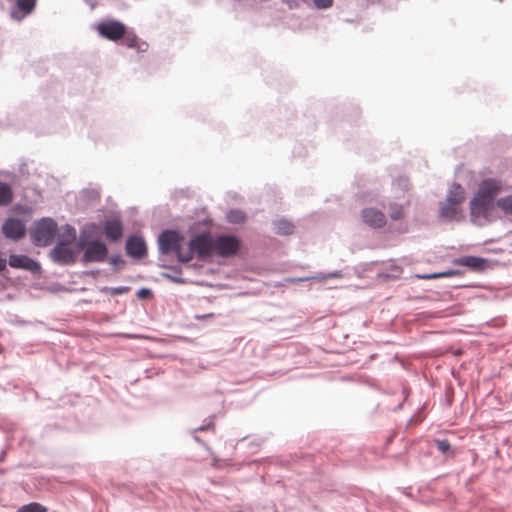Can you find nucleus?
<instances>
[{"instance_id":"32","label":"nucleus","mask_w":512,"mask_h":512,"mask_svg":"<svg viewBox=\"0 0 512 512\" xmlns=\"http://www.w3.org/2000/svg\"><path fill=\"white\" fill-rule=\"evenodd\" d=\"M7 267V260L0 257V272Z\"/></svg>"},{"instance_id":"26","label":"nucleus","mask_w":512,"mask_h":512,"mask_svg":"<svg viewBox=\"0 0 512 512\" xmlns=\"http://www.w3.org/2000/svg\"><path fill=\"white\" fill-rule=\"evenodd\" d=\"M226 218H228L230 223L240 224L244 222L245 215L240 210H231L228 212V216H226Z\"/></svg>"},{"instance_id":"5","label":"nucleus","mask_w":512,"mask_h":512,"mask_svg":"<svg viewBox=\"0 0 512 512\" xmlns=\"http://www.w3.org/2000/svg\"><path fill=\"white\" fill-rule=\"evenodd\" d=\"M126 27L119 20H104L97 26L98 33L110 41H118L125 35Z\"/></svg>"},{"instance_id":"4","label":"nucleus","mask_w":512,"mask_h":512,"mask_svg":"<svg viewBox=\"0 0 512 512\" xmlns=\"http://www.w3.org/2000/svg\"><path fill=\"white\" fill-rule=\"evenodd\" d=\"M241 241L233 235H219L214 239V252L219 257H231L240 250Z\"/></svg>"},{"instance_id":"11","label":"nucleus","mask_w":512,"mask_h":512,"mask_svg":"<svg viewBox=\"0 0 512 512\" xmlns=\"http://www.w3.org/2000/svg\"><path fill=\"white\" fill-rule=\"evenodd\" d=\"M502 188V183L495 179H485L479 186V193L490 198L491 200L497 195Z\"/></svg>"},{"instance_id":"15","label":"nucleus","mask_w":512,"mask_h":512,"mask_svg":"<svg viewBox=\"0 0 512 512\" xmlns=\"http://www.w3.org/2000/svg\"><path fill=\"white\" fill-rule=\"evenodd\" d=\"M486 260L479 256H462L457 258L454 263L459 266L468 267L472 270H481L484 268Z\"/></svg>"},{"instance_id":"29","label":"nucleus","mask_w":512,"mask_h":512,"mask_svg":"<svg viewBox=\"0 0 512 512\" xmlns=\"http://www.w3.org/2000/svg\"><path fill=\"white\" fill-rule=\"evenodd\" d=\"M435 444L442 453H446L451 449V444H449L448 440H436Z\"/></svg>"},{"instance_id":"2","label":"nucleus","mask_w":512,"mask_h":512,"mask_svg":"<svg viewBox=\"0 0 512 512\" xmlns=\"http://www.w3.org/2000/svg\"><path fill=\"white\" fill-rule=\"evenodd\" d=\"M57 223L50 218H43L36 224L34 232H32L33 242L37 246L49 245L55 233H57Z\"/></svg>"},{"instance_id":"13","label":"nucleus","mask_w":512,"mask_h":512,"mask_svg":"<svg viewBox=\"0 0 512 512\" xmlns=\"http://www.w3.org/2000/svg\"><path fill=\"white\" fill-rule=\"evenodd\" d=\"M104 233L111 241H118L122 237L123 229L122 224L118 219L108 220L104 224Z\"/></svg>"},{"instance_id":"24","label":"nucleus","mask_w":512,"mask_h":512,"mask_svg":"<svg viewBox=\"0 0 512 512\" xmlns=\"http://www.w3.org/2000/svg\"><path fill=\"white\" fill-rule=\"evenodd\" d=\"M18 8L25 14L32 12L36 6V0H17Z\"/></svg>"},{"instance_id":"6","label":"nucleus","mask_w":512,"mask_h":512,"mask_svg":"<svg viewBox=\"0 0 512 512\" xmlns=\"http://www.w3.org/2000/svg\"><path fill=\"white\" fill-rule=\"evenodd\" d=\"M108 257V248L99 241L88 242L84 251L85 262H102Z\"/></svg>"},{"instance_id":"7","label":"nucleus","mask_w":512,"mask_h":512,"mask_svg":"<svg viewBox=\"0 0 512 512\" xmlns=\"http://www.w3.org/2000/svg\"><path fill=\"white\" fill-rule=\"evenodd\" d=\"M363 222L374 228H382L386 224L385 214L377 208H364L361 213Z\"/></svg>"},{"instance_id":"9","label":"nucleus","mask_w":512,"mask_h":512,"mask_svg":"<svg viewBox=\"0 0 512 512\" xmlns=\"http://www.w3.org/2000/svg\"><path fill=\"white\" fill-rule=\"evenodd\" d=\"M9 264L13 268L25 269L30 272H37L40 270V265L37 261L23 255H11Z\"/></svg>"},{"instance_id":"21","label":"nucleus","mask_w":512,"mask_h":512,"mask_svg":"<svg viewBox=\"0 0 512 512\" xmlns=\"http://www.w3.org/2000/svg\"><path fill=\"white\" fill-rule=\"evenodd\" d=\"M75 236H76L75 229L69 225H65L64 227H62V229L60 231V235H59L60 242L70 244L74 241Z\"/></svg>"},{"instance_id":"1","label":"nucleus","mask_w":512,"mask_h":512,"mask_svg":"<svg viewBox=\"0 0 512 512\" xmlns=\"http://www.w3.org/2000/svg\"><path fill=\"white\" fill-rule=\"evenodd\" d=\"M214 252V239L209 234H196L191 238L188 248L180 253V261L188 262L197 256L199 259H207Z\"/></svg>"},{"instance_id":"12","label":"nucleus","mask_w":512,"mask_h":512,"mask_svg":"<svg viewBox=\"0 0 512 512\" xmlns=\"http://www.w3.org/2000/svg\"><path fill=\"white\" fill-rule=\"evenodd\" d=\"M68 245L59 242L51 251L52 257L62 263H71L73 261V252Z\"/></svg>"},{"instance_id":"28","label":"nucleus","mask_w":512,"mask_h":512,"mask_svg":"<svg viewBox=\"0 0 512 512\" xmlns=\"http://www.w3.org/2000/svg\"><path fill=\"white\" fill-rule=\"evenodd\" d=\"M102 291L104 292H110L111 294L113 295H121V294H124L128 291V288L127 287H124V286H120V287H113V288H108V287H104L102 289Z\"/></svg>"},{"instance_id":"14","label":"nucleus","mask_w":512,"mask_h":512,"mask_svg":"<svg viewBox=\"0 0 512 512\" xmlns=\"http://www.w3.org/2000/svg\"><path fill=\"white\" fill-rule=\"evenodd\" d=\"M490 203V198L478 192L474 199L470 201V211H472V215H480L484 213L489 208Z\"/></svg>"},{"instance_id":"25","label":"nucleus","mask_w":512,"mask_h":512,"mask_svg":"<svg viewBox=\"0 0 512 512\" xmlns=\"http://www.w3.org/2000/svg\"><path fill=\"white\" fill-rule=\"evenodd\" d=\"M389 216L392 220H400L404 217V208L399 204H391Z\"/></svg>"},{"instance_id":"31","label":"nucleus","mask_w":512,"mask_h":512,"mask_svg":"<svg viewBox=\"0 0 512 512\" xmlns=\"http://www.w3.org/2000/svg\"><path fill=\"white\" fill-rule=\"evenodd\" d=\"M151 295L149 289L143 288L138 291L137 296L139 299H147Z\"/></svg>"},{"instance_id":"22","label":"nucleus","mask_w":512,"mask_h":512,"mask_svg":"<svg viewBox=\"0 0 512 512\" xmlns=\"http://www.w3.org/2000/svg\"><path fill=\"white\" fill-rule=\"evenodd\" d=\"M16 512H47V508L38 502L21 506Z\"/></svg>"},{"instance_id":"20","label":"nucleus","mask_w":512,"mask_h":512,"mask_svg":"<svg viewBox=\"0 0 512 512\" xmlns=\"http://www.w3.org/2000/svg\"><path fill=\"white\" fill-rule=\"evenodd\" d=\"M274 229L279 235H291L294 230V226L287 220H278L274 222Z\"/></svg>"},{"instance_id":"3","label":"nucleus","mask_w":512,"mask_h":512,"mask_svg":"<svg viewBox=\"0 0 512 512\" xmlns=\"http://www.w3.org/2000/svg\"><path fill=\"white\" fill-rule=\"evenodd\" d=\"M184 238L179 232L164 231L159 236V248L161 253H174L179 259V253L185 252L182 242Z\"/></svg>"},{"instance_id":"17","label":"nucleus","mask_w":512,"mask_h":512,"mask_svg":"<svg viewBox=\"0 0 512 512\" xmlns=\"http://www.w3.org/2000/svg\"><path fill=\"white\" fill-rule=\"evenodd\" d=\"M465 199L464 189L462 186L453 185V187L448 190V196H446V202L453 203L457 205H461Z\"/></svg>"},{"instance_id":"27","label":"nucleus","mask_w":512,"mask_h":512,"mask_svg":"<svg viewBox=\"0 0 512 512\" xmlns=\"http://www.w3.org/2000/svg\"><path fill=\"white\" fill-rule=\"evenodd\" d=\"M456 274H457L456 271L451 270V271L435 273L432 275L419 276V278L422 280H432V279H438V278H444V277H452V276H455Z\"/></svg>"},{"instance_id":"8","label":"nucleus","mask_w":512,"mask_h":512,"mask_svg":"<svg viewBox=\"0 0 512 512\" xmlns=\"http://www.w3.org/2000/svg\"><path fill=\"white\" fill-rule=\"evenodd\" d=\"M3 235L10 239H20L25 235V226L19 219L9 218L2 226Z\"/></svg>"},{"instance_id":"10","label":"nucleus","mask_w":512,"mask_h":512,"mask_svg":"<svg viewBox=\"0 0 512 512\" xmlns=\"http://www.w3.org/2000/svg\"><path fill=\"white\" fill-rule=\"evenodd\" d=\"M126 253L131 257H144L146 254V245L141 237L133 236L126 241Z\"/></svg>"},{"instance_id":"23","label":"nucleus","mask_w":512,"mask_h":512,"mask_svg":"<svg viewBox=\"0 0 512 512\" xmlns=\"http://www.w3.org/2000/svg\"><path fill=\"white\" fill-rule=\"evenodd\" d=\"M496 206L506 214L512 215V196H506L497 200Z\"/></svg>"},{"instance_id":"19","label":"nucleus","mask_w":512,"mask_h":512,"mask_svg":"<svg viewBox=\"0 0 512 512\" xmlns=\"http://www.w3.org/2000/svg\"><path fill=\"white\" fill-rule=\"evenodd\" d=\"M13 200V190L10 185L0 182V206H7Z\"/></svg>"},{"instance_id":"18","label":"nucleus","mask_w":512,"mask_h":512,"mask_svg":"<svg viewBox=\"0 0 512 512\" xmlns=\"http://www.w3.org/2000/svg\"><path fill=\"white\" fill-rule=\"evenodd\" d=\"M461 208L457 204L446 202L440 208V215L446 219H458Z\"/></svg>"},{"instance_id":"30","label":"nucleus","mask_w":512,"mask_h":512,"mask_svg":"<svg viewBox=\"0 0 512 512\" xmlns=\"http://www.w3.org/2000/svg\"><path fill=\"white\" fill-rule=\"evenodd\" d=\"M334 0H314V4L318 9H327L333 5Z\"/></svg>"},{"instance_id":"16","label":"nucleus","mask_w":512,"mask_h":512,"mask_svg":"<svg viewBox=\"0 0 512 512\" xmlns=\"http://www.w3.org/2000/svg\"><path fill=\"white\" fill-rule=\"evenodd\" d=\"M122 39L127 47L135 48L140 52H144L147 50L148 44L145 42H141L137 35L133 32L125 31V35Z\"/></svg>"}]
</instances>
